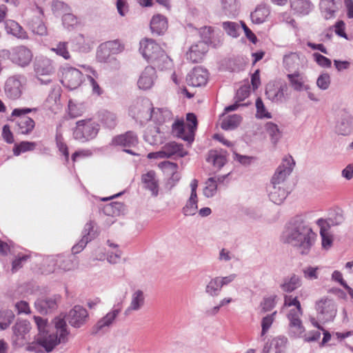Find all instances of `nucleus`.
I'll use <instances>...</instances> for the list:
<instances>
[{
  "label": "nucleus",
  "mask_w": 353,
  "mask_h": 353,
  "mask_svg": "<svg viewBox=\"0 0 353 353\" xmlns=\"http://www.w3.org/2000/svg\"><path fill=\"white\" fill-rule=\"evenodd\" d=\"M31 329L29 321L26 320L18 321L12 327L14 334V343L19 347L23 346L29 340L28 333Z\"/></svg>",
  "instance_id": "obj_15"
},
{
  "label": "nucleus",
  "mask_w": 353,
  "mask_h": 353,
  "mask_svg": "<svg viewBox=\"0 0 353 353\" xmlns=\"http://www.w3.org/2000/svg\"><path fill=\"white\" fill-rule=\"evenodd\" d=\"M287 342L288 339L285 336H276L265 344L263 353H284Z\"/></svg>",
  "instance_id": "obj_28"
},
{
  "label": "nucleus",
  "mask_w": 353,
  "mask_h": 353,
  "mask_svg": "<svg viewBox=\"0 0 353 353\" xmlns=\"http://www.w3.org/2000/svg\"><path fill=\"white\" fill-rule=\"evenodd\" d=\"M74 41L78 46L77 50L79 51L88 52L90 50V45L83 34H79L77 35L74 39Z\"/></svg>",
  "instance_id": "obj_64"
},
{
  "label": "nucleus",
  "mask_w": 353,
  "mask_h": 353,
  "mask_svg": "<svg viewBox=\"0 0 353 353\" xmlns=\"http://www.w3.org/2000/svg\"><path fill=\"white\" fill-rule=\"evenodd\" d=\"M88 312L85 308L81 305H75L71 309L68 315L67 320L70 325L75 328H79L87 322Z\"/></svg>",
  "instance_id": "obj_17"
},
{
  "label": "nucleus",
  "mask_w": 353,
  "mask_h": 353,
  "mask_svg": "<svg viewBox=\"0 0 353 353\" xmlns=\"http://www.w3.org/2000/svg\"><path fill=\"white\" fill-rule=\"evenodd\" d=\"M172 133L179 138L188 142L186 137L189 135L187 126L183 121H176L172 125Z\"/></svg>",
  "instance_id": "obj_47"
},
{
  "label": "nucleus",
  "mask_w": 353,
  "mask_h": 353,
  "mask_svg": "<svg viewBox=\"0 0 353 353\" xmlns=\"http://www.w3.org/2000/svg\"><path fill=\"white\" fill-rule=\"evenodd\" d=\"M222 288L221 286L220 281L218 276L211 278L208 283L206 284L205 288V292L211 297L218 296Z\"/></svg>",
  "instance_id": "obj_42"
},
{
  "label": "nucleus",
  "mask_w": 353,
  "mask_h": 353,
  "mask_svg": "<svg viewBox=\"0 0 353 353\" xmlns=\"http://www.w3.org/2000/svg\"><path fill=\"white\" fill-rule=\"evenodd\" d=\"M217 192V184L215 178H209L205 183L203 195L207 198L213 197Z\"/></svg>",
  "instance_id": "obj_54"
},
{
  "label": "nucleus",
  "mask_w": 353,
  "mask_h": 353,
  "mask_svg": "<svg viewBox=\"0 0 353 353\" xmlns=\"http://www.w3.org/2000/svg\"><path fill=\"white\" fill-rule=\"evenodd\" d=\"M99 125L91 119L80 120L76 123L73 130V137L76 140L85 142L95 138L99 132Z\"/></svg>",
  "instance_id": "obj_4"
},
{
  "label": "nucleus",
  "mask_w": 353,
  "mask_h": 353,
  "mask_svg": "<svg viewBox=\"0 0 353 353\" xmlns=\"http://www.w3.org/2000/svg\"><path fill=\"white\" fill-rule=\"evenodd\" d=\"M270 13V11L268 6L260 5L251 13V19L253 23L261 24L266 20Z\"/></svg>",
  "instance_id": "obj_41"
},
{
  "label": "nucleus",
  "mask_w": 353,
  "mask_h": 353,
  "mask_svg": "<svg viewBox=\"0 0 353 353\" xmlns=\"http://www.w3.org/2000/svg\"><path fill=\"white\" fill-rule=\"evenodd\" d=\"M317 319L323 323L332 321L336 314V306L332 299L322 298L315 304Z\"/></svg>",
  "instance_id": "obj_8"
},
{
  "label": "nucleus",
  "mask_w": 353,
  "mask_h": 353,
  "mask_svg": "<svg viewBox=\"0 0 353 353\" xmlns=\"http://www.w3.org/2000/svg\"><path fill=\"white\" fill-rule=\"evenodd\" d=\"M68 43L66 41H59L54 46L50 48L51 52H54L57 56L61 57L65 60H69L71 58L68 50Z\"/></svg>",
  "instance_id": "obj_48"
},
{
  "label": "nucleus",
  "mask_w": 353,
  "mask_h": 353,
  "mask_svg": "<svg viewBox=\"0 0 353 353\" xmlns=\"http://www.w3.org/2000/svg\"><path fill=\"white\" fill-rule=\"evenodd\" d=\"M100 121L102 125L108 129H113L117 125V117L116 114L108 111L101 112Z\"/></svg>",
  "instance_id": "obj_44"
},
{
  "label": "nucleus",
  "mask_w": 353,
  "mask_h": 353,
  "mask_svg": "<svg viewBox=\"0 0 353 353\" xmlns=\"http://www.w3.org/2000/svg\"><path fill=\"white\" fill-rule=\"evenodd\" d=\"M320 8L326 19L334 17L335 12L338 10L335 0H321Z\"/></svg>",
  "instance_id": "obj_39"
},
{
  "label": "nucleus",
  "mask_w": 353,
  "mask_h": 353,
  "mask_svg": "<svg viewBox=\"0 0 353 353\" xmlns=\"http://www.w3.org/2000/svg\"><path fill=\"white\" fill-rule=\"evenodd\" d=\"M276 314V312H274L271 314H268L265 316H264L262 319L261 321V336L263 337L268 331V330L270 328L272 324L273 323L275 316Z\"/></svg>",
  "instance_id": "obj_60"
},
{
  "label": "nucleus",
  "mask_w": 353,
  "mask_h": 353,
  "mask_svg": "<svg viewBox=\"0 0 353 353\" xmlns=\"http://www.w3.org/2000/svg\"><path fill=\"white\" fill-rule=\"evenodd\" d=\"M267 133L270 137L271 141L274 144H276L281 137V133L277 125L272 122H268L265 126Z\"/></svg>",
  "instance_id": "obj_53"
},
{
  "label": "nucleus",
  "mask_w": 353,
  "mask_h": 353,
  "mask_svg": "<svg viewBox=\"0 0 353 353\" xmlns=\"http://www.w3.org/2000/svg\"><path fill=\"white\" fill-rule=\"evenodd\" d=\"M301 285V277L295 274H292L283 279L279 287L284 292L290 293L300 288Z\"/></svg>",
  "instance_id": "obj_29"
},
{
  "label": "nucleus",
  "mask_w": 353,
  "mask_h": 353,
  "mask_svg": "<svg viewBox=\"0 0 353 353\" xmlns=\"http://www.w3.org/2000/svg\"><path fill=\"white\" fill-rule=\"evenodd\" d=\"M34 70L37 76H49L55 71L54 61L46 57H37L34 62Z\"/></svg>",
  "instance_id": "obj_20"
},
{
  "label": "nucleus",
  "mask_w": 353,
  "mask_h": 353,
  "mask_svg": "<svg viewBox=\"0 0 353 353\" xmlns=\"http://www.w3.org/2000/svg\"><path fill=\"white\" fill-rule=\"evenodd\" d=\"M278 296L276 295H271L265 297L261 303V307L263 312L272 310L276 305Z\"/></svg>",
  "instance_id": "obj_62"
},
{
  "label": "nucleus",
  "mask_w": 353,
  "mask_h": 353,
  "mask_svg": "<svg viewBox=\"0 0 353 353\" xmlns=\"http://www.w3.org/2000/svg\"><path fill=\"white\" fill-rule=\"evenodd\" d=\"M95 236L96 234L94 231L93 223L91 221L87 223L84 226L81 239L72 248V253L75 254L81 252L87 243L93 239Z\"/></svg>",
  "instance_id": "obj_25"
},
{
  "label": "nucleus",
  "mask_w": 353,
  "mask_h": 353,
  "mask_svg": "<svg viewBox=\"0 0 353 353\" xmlns=\"http://www.w3.org/2000/svg\"><path fill=\"white\" fill-rule=\"evenodd\" d=\"M303 312L296 310L294 312H290L288 314L289 323V333L294 337H299L304 332L305 328L302 324L300 317Z\"/></svg>",
  "instance_id": "obj_21"
},
{
  "label": "nucleus",
  "mask_w": 353,
  "mask_h": 353,
  "mask_svg": "<svg viewBox=\"0 0 353 353\" xmlns=\"http://www.w3.org/2000/svg\"><path fill=\"white\" fill-rule=\"evenodd\" d=\"M144 139L152 145L161 144L163 141V133L158 126H149L145 132Z\"/></svg>",
  "instance_id": "obj_31"
},
{
  "label": "nucleus",
  "mask_w": 353,
  "mask_h": 353,
  "mask_svg": "<svg viewBox=\"0 0 353 353\" xmlns=\"http://www.w3.org/2000/svg\"><path fill=\"white\" fill-rule=\"evenodd\" d=\"M291 8L296 13L306 15L312 9V4L308 0H290Z\"/></svg>",
  "instance_id": "obj_40"
},
{
  "label": "nucleus",
  "mask_w": 353,
  "mask_h": 353,
  "mask_svg": "<svg viewBox=\"0 0 353 353\" xmlns=\"http://www.w3.org/2000/svg\"><path fill=\"white\" fill-rule=\"evenodd\" d=\"M198 210V198L197 196H190L186 201L185 206L182 209V213L185 216H193Z\"/></svg>",
  "instance_id": "obj_51"
},
{
  "label": "nucleus",
  "mask_w": 353,
  "mask_h": 353,
  "mask_svg": "<svg viewBox=\"0 0 353 353\" xmlns=\"http://www.w3.org/2000/svg\"><path fill=\"white\" fill-rule=\"evenodd\" d=\"M62 23L68 30H72L80 24V21L73 14L68 13L63 15Z\"/></svg>",
  "instance_id": "obj_56"
},
{
  "label": "nucleus",
  "mask_w": 353,
  "mask_h": 353,
  "mask_svg": "<svg viewBox=\"0 0 353 353\" xmlns=\"http://www.w3.org/2000/svg\"><path fill=\"white\" fill-rule=\"evenodd\" d=\"M145 303V294L141 290H134L130 297V303L125 310V314L129 315L133 312L141 310Z\"/></svg>",
  "instance_id": "obj_26"
},
{
  "label": "nucleus",
  "mask_w": 353,
  "mask_h": 353,
  "mask_svg": "<svg viewBox=\"0 0 353 353\" xmlns=\"http://www.w3.org/2000/svg\"><path fill=\"white\" fill-rule=\"evenodd\" d=\"M60 299L61 296L58 294L42 297L35 301L34 306L40 314H47L57 310Z\"/></svg>",
  "instance_id": "obj_16"
},
{
  "label": "nucleus",
  "mask_w": 353,
  "mask_h": 353,
  "mask_svg": "<svg viewBox=\"0 0 353 353\" xmlns=\"http://www.w3.org/2000/svg\"><path fill=\"white\" fill-rule=\"evenodd\" d=\"M163 158H170L173 155L177 154L180 157H184L187 152L183 150V145L172 141L164 145L161 148Z\"/></svg>",
  "instance_id": "obj_33"
},
{
  "label": "nucleus",
  "mask_w": 353,
  "mask_h": 353,
  "mask_svg": "<svg viewBox=\"0 0 353 353\" xmlns=\"http://www.w3.org/2000/svg\"><path fill=\"white\" fill-rule=\"evenodd\" d=\"M139 51L147 61L160 70L168 69L172 65L171 59L152 39H145L141 41Z\"/></svg>",
  "instance_id": "obj_3"
},
{
  "label": "nucleus",
  "mask_w": 353,
  "mask_h": 353,
  "mask_svg": "<svg viewBox=\"0 0 353 353\" xmlns=\"http://www.w3.org/2000/svg\"><path fill=\"white\" fill-rule=\"evenodd\" d=\"M168 28L167 20L161 14L154 15L150 21V28L152 32L157 34H161Z\"/></svg>",
  "instance_id": "obj_36"
},
{
  "label": "nucleus",
  "mask_w": 353,
  "mask_h": 353,
  "mask_svg": "<svg viewBox=\"0 0 353 353\" xmlns=\"http://www.w3.org/2000/svg\"><path fill=\"white\" fill-rule=\"evenodd\" d=\"M242 118L239 114L229 115L223 119L221 127L225 130H234L241 123Z\"/></svg>",
  "instance_id": "obj_43"
},
{
  "label": "nucleus",
  "mask_w": 353,
  "mask_h": 353,
  "mask_svg": "<svg viewBox=\"0 0 353 353\" xmlns=\"http://www.w3.org/2000/svg\"><path fill=\"white\" fill-rule=\"evenodd\" d=\"M138 143L139 139L137 134L133 131H128L125 133L114 136L112 139L110 145L122 148L123 152L134 156H138L137 153L129 149L135 147Z\"/></svg>",
  "instance_id": "obj_7"
},
{
  "label": "nucleus",
  "mask_w": 353,
  "mask_h": 353,
  "mask_svg": "<svg viewBox=\"0 0 353 353\" xmlns=\"http://www.w3.org/2000/svg\"><path fill=\"white\" fill-rule=\"evenodd\" d=\"M283 63L284 68L289 72V73L299 71L301 64L300 56L296 52H290L284 55L283 59Z\"/></svg>",
  "instance_id": "obj_35"
},
{
  "label": "nucleus",
  "mask_w": 353,
  "mask_h": 353,
  "mask_svg": "<svg viewBox=\"0 0 353 353\" xmlns=\"http://www.w3.org/2000/svg\"><path fill=\"white\" fill-rule=\"evenodd\" d=\"M221 6L225 15H236L238 11L237 0H221Z\"/></svg>",
  "instance_id": "obj_50"
},
{
  "label": "nucleus",
  "mask_w": 353,
  "mask_h": 353,
  "mask_svg": "<svg viewBox=\"0 0 353 353\" xmlns=\"http://www.w3.org/2000/svg\"><path fill=\"white\" fill-rule=\"evenodd\" d=\"M10 49L13 64L21 68L30 65L33 58V53L30 49L23 45L14 46Z\"/></svg>",
  "instance_id": "obj_13"
},
{
  "label": "nucleus",
  "mask_w": 353,
  "mask_h": 353,
  "mask_svg": "<svg viewBox=\"0 0 353 353\" xmlns=\"http://www.w3.org/2000/svg\"><path fill=\"white\" fill-rule=\"evenodd\" d=\"M267 191L270 200L276 205L281 204L289 194L286 185L276 184L272 182L268 185Z\"/></svg>",
  "instance_id": "obj_19"
},
{
  "label": "nucleus",
  "mask_w": 353,
  "mask_h": 353,
  "mask_svg": "<svg viewBox=\"0 0 353 353\" xmlns=\"http://www.w3.org/2000/svg\"><path fill=\"white\" fill-rule=\"evenodd\" d=\"M83 70L81 71L76 68L66 66L63 69L61 83L70 90L76 89L81 85L83 81Z\"/></svg>",
  "instance_id": "obj_11"
},
{
  "label": "nucleus",
  "mask_w": 353,
  "mask_h": 353,
  "mask_svg": "<svg viewBox=\"0 0 353 353\" xmlns=\"http://www.w3.org/2000/svg\"><path fill=\"white\" fill-rule=\"evenodd\" d=\"M288 87L286 83L281 81L269 82L265 88V94L273 103H283L288 99Z\"/></svg>",
  "instance_id": "obj_9"
},
{
  "label": "nucleus",
  "mask_w": 353,
  "mask_h": 353,
  "mask_svg": "<svg viewBox=\"0 0 353 353\" xmlns=\"http://www.w3.org/2000/svg\"><path fill=\"white\" fill-rule=\"evenodd\" d=\"M132 117L143 124L151 119H157V115H162L163 112L159 108L154 109L152 108V104L149 101H145L141 104H137L131 110Z\"/></svg>",
  "instance_id": "obj_6"
},
{
  "label": "nucleus",
  "mask_w": 353,
  "mask_h": 353,
  "mask_svg": "<svg viewBox=\"0 0 353 353\" xmlns=\"http://www.w3.org/2000/svg\"><path fill=\"white\" fill-rule=\"evenodd\" d=\"M343 221L342 215L337 216V221H334L333 218L330 217L327 219H319L316 224L320 228V234H331L330 228L332 226L338 225Z\"/></svg>",
  "instance_id": "obj_37"
},
{
  "label": "nucleus",
  "mask_w": 353,
  "mask_h": 353,
  "mask_svg": "<svg viewBox=\"0 0 353 353\" xmlns=\"http://www.w3.org/2000/svg\"><path fill=\"white\" fill-rule=\"evenodd\" d=\"M121 309V304L118 303L114 305L109 312L98 320L93 325L91 330V334L97 335L103 334L108 332L115 322V320L120 314Z\"/></svg>",
  "instance_id": "obj_5"
},
{
  "label": "nucleus",
  "mask_w": 353,
  "mask_h": 353,
  "mask_svg": "<svg viewBox=\"0 0 353 353\" xmlns=\"http://www.w3.org/2000/svg\"><path fill=\"white\" fill-rule=\"evenodd\" d=\"M330 76L326 72L321 74L316 79V85L322 90H327L330 87Z\"/></svg>",
  "instance_id": "obj_61"
},
{
  "label": "nucleus",
  "mask_w": 353,
  "mask_h": 353,
  "mask_svg": "<svg viewBox=\"0 0 353 353\" xmlns=\"http://www.w3.org/2000/svg\"><path fill=\"white\" fill-rule=\"evenodd\" d=\"M222 28L226 33L234 38H236L240 34V26L238 23L232 21H225L222 23Z\"/></svg>",
  "instance_id": "obj_55"
},
{
  "label": "nucleus",
  "mask_w": 353,
  "mask_h": 353,
  "mask_svg": "<svg viewBox=\"0 0 353 353\" xmlns=\"http://www.w3.org/2000/svg\"><path fill=\"white\" fill-rule=\"evenodd\" d=\"M79 67L83 69L84 74L87 77V79L92 88V91L94 94L97 96L101 95L103 93V90L99 86V83L96 81L98 78V73L93 70L90 65H78Z\"/></svg>",
  "instance_id": "obj_30"
},
{
  "label": "nucleus",
  "mask_w": 353,
  "mask_h": 353,
  "mask_svg": "<svg viewBox=\"0 0 353 353\" xmlns=\"http://www.w3.org/2000/svg\"><path fill=\"white\" fill-rule=\"evenodd\" d=\"M186 119L188 123L185 125L188 131H189V135L186 137V139L188 140V143L190 144L194 141V131L197 126V119L194 114L188 113L186 115Z\"/></svg>",
  "instance_id": "obj_46"
},
{
  "label": "nucleus",
  "mask_w": 353,
  "mask_h": 353,
  "mask_svg": "<svg viewBox=\"0 0 353 353\" xmlns=\"http://www.w3.org/2000/svg\"><path fill=\"white\" fill-rule=\"evenodd\" d=\"M208 78L206 70L201 67L194 68L187 76L186 81L189 85L199 87L205 85Z\"/></svg>",
  "instance_id": "obj_24"
},
{
  "label": "nucleus",
  "mask_w": 353,
  "mask_h": 353,
  "mask_svg": "<svg viewBox=\"0 0 353 353\" xmlns=\"http://www.w3.org/2000/svg\"><path fill=\"white\" fill-rule=\"evenodd\" d=\"M157 78V75L154 67L147 66L141 72L137 81V85L141 90H150L154 85Z\"/></svg>",
  "instance_id": "obj_18"
},
{
  "label": "nucleus",
  "mask_w": 353,
  "mask_h": 353,
  "mask_svg": "<svg viewBox=\"0 0 353 353\" xmlns=\"http://www.w3.org/2000/svg\"><path fill=\"white\" fill-rule=\"evenodd\" d=\"M313 59L315 62L321 68H329L332 65V61L326 57L318 53L314 52L312 54Z\"/></svg>",
  "instance_id": "obj_63"
},
{
  "label": "nucleus",
  "mask_w": 353,
  "mask_h": 353,
  "mask_svg": "<svg viewBox=\"0 0 353 353\" xmlns=\"http://www.w3.org/2000/svg\"><path fill=\"white\" fill-rule=\"evenodd\" d=\"M55 140L59 151L64 157L65 163H68L69 162V151L67 145L63 141L62 134L57 132Z\"/></svg>",
  "instance_id": "obj_57"
},
{
  "label": "nucleus",
  "mask_w": 353,
  "mask_h": 353,
  "mask_svg": "<svg viewBox=\"0 0 353 353\" xmlns=\"http://www.w3.org/2000/svg\"><path fill=\"white\" fill-rule=\"evenodd\" d=\"M55 332L38 333L34 341L28 343L26 350L39 353L43 348L47 352H51L58 344L65 343L68 341L70 331L64 318L58 316L54 319Z\"/></svg>",
  "instance_id": "obj_2"
},
{
  "label": "nucleus",
  "mask_w": 353,
  "mask_h": 353,
  "mask_svg": "<svg viewBox=\"0 0 353 353\" xmlns=\"http://www.w3.org/2000/svg\"><path fill=\"white\" fill-rule=\"evenodd\" d=\"M335 131L338 134L347 136L352 132V117L345 111L341 112L337 119Z\"/></svg>",
  "instance_id": "obj_23"
},
{
  "label": "nucleus",
  "mask_w": 353,
  "mask_h": 353,
  "mask_svg": "<svg viewBox=\"0 0 353 353\" xmlns=\"http://www.w3.org/2000/svg\"><path fill=\"white\" fill-rule=\"evenodd\" d=\"M208 50V46L205 42H198L192 45L186 54V58L192 63L201 61Z\"/></svg>",
  "instance_id": "obj_27"
},
{
  "label": "nucleus",
  "mask_w": 353,
  "mask_h": 353,
  "mask_svg": "<svg viewBox=\"0 0 353 353\" xmlns=\"http://www.w3.org/2000/svg\"><path fill=\"white\" fill-rule=\"evenodd\" d=\"M36 147L34 142L22 141L18 145H15L13 149V153L15 156H19L22 152L33 150Z\"/></svg>",
  "instance_id": "obj_58"
},
{
  "label": "nucleus",
  "mask_w": 353,
  "mask_h": 353,
  "mask_svg": "<svg viewBox=\"0 0 353 353\" xmlns=\"http://www.w3.org/2000/svg\"><path fill=\"white\" fill-rule=\"evenodd\" d=\"M24 82L25 78L22 75L9 77L4 86V92L7 97L13 100L19 99L22 94Z\"/></svg>",
  "instance_id": "obj_12"
},
{
  "label": "nucleus",
  "mask_w": 353,
  "mask_h": 353,
  "mask_svg": "<svg viewBox=\"0 0 353 353\" xmlns=\"http://www.w3.org/2000/svg\"><path fill=\"white\" fill-rule=\"evenodd\" d=\"M4 25L8 34H12L19 39H26L28 38L27 32L17 21L11 19L6 20Z\"/></svg>",
  "instance_id": "obj_32"
},
{
  "label": "nucleus",
  "mask_w": 353,
  "mask_h": 353,
  "mask_svg": "<svg viewBox=\"0 0 353 353\" xmlns=\"http://www.w3.org/2000/svg\"><path fill=\"white\" fill-rule=\"evenodd\" d=\"M56 262L58 263V268L64 271L73 270L77 265V262L72 259L62 256H57Z\"/></svg>",
  "instance_id": "obj_52"
},
{
  "label": "nucleus",
  "mask_w": 353,
  "mask_h": 353,
  "mask_svg": "<svg viewBox=\"0 0 353 353\" xmlns=\"http://www.w3.org/2000/svg\"><path fill=\"white\" fill-rule=\"evenodd\" d=\"M256 117L259 119H270L272 118L271 113L268 112L266 110L263 102L261 98H257L256 100Z\"/></svg>",
  "instance_id": "obj_59"
},
{
  "label": "nucleus",
  "mask_w": 353,
  "mask_h": 353,
  "mask_svg": "<svg viewBox=\"0 0 353 353\" xmlns=\"http://www.w3.org/2000/svg\"><path fill=\"white\" fill-rule=\"evenodd\" d=\"M207 161L209 163H212L214 167L220 169L225 164L227 161L226 152L222 150H211L209 152Z\"/></svg>",
  "instance_id": "obj_38"
},
{
  "label": "nucleus",
  "mask_w": 353,
  "mask_h": 353,
  "mask_svg": "<svg viewBox=\"0 0 353 353\" xmlns=\"http://www.w3.org/2000/svg\"><path fill=\"white\" fill-rule=\"evenodd\" d=\"M316 239L317 234L310 223L301 216L292 219L285 225L281 235V241L294 248L302 256L310 254Z\"/></svg>",
  "instance_id": "obj_1"
},
{
  "label": "nucleus",
  "mask_w": 353,
  "mask_h": 353,
  "mask_svg": "<svg viewBox=\"0 0 353 353\" xmlns=\"http://www.w3.org/2000/svg\"><path fill=\"white\" fill-rule=\"evenodd\" d=\"M14 319V314L11 310H0V330H6Z\"/></svg>",
  "instance_id": "obj_49"
},
{
  "label": "nucleus",
  "mask_w": 353,
  "mask_h": 353,
  "mask_svg": "<svg viewBox=\"0 0 353 353\" xmlns=\"http://www.w3.org/2000/svg\"><path fill=\"white\" fill-rule=\"evenodd\" d=\"M141 180L145 185V188L149 190L153 196H157L159 193V185L155 172L150 170L147 173L143 174L141 176Z\"/></svg>",
  "instance_id": "obj_34"
},
{
  "label": "nucleus",
  "mask_w": 353,
  "mask_h": 353,
  "mask_svg": "<svg viewBox=\"0 0 353 353\" xmlns=\"http://www.w3.org/2000/svg\"><path fill=\"white\" fill-rule=\"evenodd\" d=\"M37 108H16L12 111V115L19 117L17 121L19 132L21 134H29L34 128L35 123L32 119L28 117H21L33 111H36Z\"/></svg>",
  "instance_id": "obj_14"
},
{
  "label": "nucleus",
  "mask_w": 353,
  "mask_h": 353,
  "mask_svg": "<svg viewBox=\"0 0 353 353\" xmlns=\"http://www.w3.org/2000/svg\"><path fill=\"white\" fill-rule=\"evenodd\" d=\"M287 79L291 88L296 91H307L310 90V85L307 84L306 76L299 71H294V72L288 73Z\"/></svg>",
  "instance_id": "obj_22"
},
{
  "label": "nucleus",
  "mask_w": 353,
  "mask_h": 353,
  "mask_svg": "<svg viewBox=\"0 0 353 353\" xmlns=\"http://www.w3.org/2000/svg\"><path fill=\"white\" fill-rule=\"evenodd\" d=\"M295 161L292 156L288 155L284 157L281 164L273 174L270 182L276 184L286 185L285 181L292 173Z\"/></svg>",
  "instance_id": "obj_10"
},
{
  "label": "nucleus",
  "mask_w": 353,
  "mask_h": 353,
  "mask_svg": "<svg viewBox=\"0 0 353 353\" xmlns=\"http://www.w3.org/2000/svg\"><path fill=\"white\" fill-rule=\"evenodd\" d=\"M103 212L108 216H119L125 210L123 203L121 202H112L103 208Z\"/></svg>",
  "instance_id": "obj_45"
}]
</instances>
